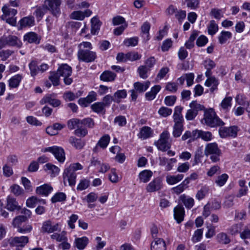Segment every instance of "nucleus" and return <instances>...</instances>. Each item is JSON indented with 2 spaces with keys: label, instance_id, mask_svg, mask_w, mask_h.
Listing matches in <instances>:
<instances>
[{
  "label": "nucleus",
  "instance_id": "obj_19",
  "mask_svg": "<svg viewBox=\"0 0 250 250\" xmlns=\"http://www.w3.org/2000/svg\"><path fill=\"white\" fill-rule=\"evenodd\" d=\"M60 76L63 77L70 76L72 74V68L67 64H62L58 68L57 71Z\"/></svg>",
  "mask_w": 250,
  "mask_h": 250
},
{
  "label": "nucleus",
  "instance_id": "obj_32",
  "mask_svg": "<svg viewBox=\"0 0 250 250\" xmlns=\"http://www.w3.org/2000/svg\"><path fill=\"white\" fill-rule=\"evenodd\" d=\"M150 84V82L146 81L144 83L140 82H136L134 83L133 86L134 89L139 93H143L145 92L149 86Z\"/></svg>",
  "mask_w": 250,
  "mask_h": 250
},
{
  "label": "nucleus",
  "instance_id": "obj_12",
  "mask_svg": "<svg viewBox=\"0 0 250 250\" xmlns=\"http://www.w3.org/2000/svg\"><path fill=\"white\" fill-rule=\"evenodd\" d=\"M97 94L91 91L85 98H80L78 101L79 104L83 107H87L90 103L96 100Z\"/></svg>",
  "mask_w": 250,
  "mask_h": 250
},
{
  "label": "nucleus",
  "instance_id": "obj_59",
  "mask_svg": "<svg viewBox=\"0 0 250 250\" xmlns=\"http://www.w3.org/2000/svg\"><path fill=\"white\" fill-rule=\"evenodd\" d=\"M70 18L72 19L82 21L84 19V16L83 14V11H75L71 14Z\"/></svg>",
  "mask_w": 250,
  "mask_h": 250
},
{
  "label": "nucleus",
  "instance_id": "obj_47",
  "mask_svg": "<svg viewBox=\"0 0 250 250\" xmlns=\"http://www.w3.org/2000/svg\"><path fill=\"white\" fill-rule=\"evenodd\" d=\"M66 200V195L63 192L56 193L51 198V202L55 203L58 202H62Z\"/></svg>",
  "mask_w": 250,
  "mask_h": 250
},
{
  "label": "nucleus",
  "instance_id": "obj_63",
  "mask_svg": "<svg viewBox=\"0 0 250 250\" xmlns=\"http://www.w3.org/2000/svg\"><path fill=\"white\" fill-rule=\"evenodd\" d=\"M41 47L44 50L47 51L51 53H53L57 52V49L56 47L50 43H46L42 44L41 46Z\"/></svg>",
  "mask_w": 250,
  "mask_h": 250
},
{
  "label": "nucleus",
  "instance_id": "obj_55",
  "mask_svg": "<svg viewBox=\"0 0 250 250\" xmlns=\"http://www.w3.org/2000/svg\"><path fill=\"white\" fill-rule=\"evenodd\" d=\"M149 70V69L144 65L140 66L138 68V72L139 73L140 77L144 79L147 78V73Z\"/></svg>",
  "mask_w": 250,
  "mask_h": 250
},
{
  "label": "nucleus",
  "instance_id": "obj_46",
  "mask_svg": "<svg viewBox=\"0 0 250 250\" xmlns=\"http://www.w3.org/2000/svg\"><path fill=\"white\" fill-rule=\"evenodd\" d=\"M139 38L137 37H134L130 38L125 39L124 41V44L125 46H135L137 45L138 43Z\"/></svg>",
  "mask_w": 250,
  "mask_h": 250
},
{
  "label": "nucleus",
  "instance_id": "obj_20",
  "mask_svg": "<svg viewBox=\"0 0 250 250\" xmlns=\"http://www.w3.org/2000/svg\"><path fill=\"white\" fill-rule=\"evenodd\" d=\"M3 15L1 17L2 20H5V18L7 16H15L17 14V10L11 8L9 4H4L1 8Z\"/></svg>",
  "mask_w": 250,
  "mask_h": 250
},
{
  "label": "nucleus",
  "instance_id": "obj_1",
  "mask_svg": "<svg viewBox=\"0 0 250 250\" xmlns=\"http://www.w3.org/2000/svg\"><path fill=\"white\" fill-rule=\"evenodd\" d=\"M203 121L205 124L211 127L223 126L225 125L224 122L216 115V113L212 108L205 111L202 122Z\"/></svg>",
  "mask_w": 250,
  "mask_h": 250
},
{
  "label": "nucleus",
  "instance_id": "obj_3",
  "mask_svg": "<svg viewBox=\"0 0 250 250\" xmlns=\"http://www.w3.org/2000/svg\"><path fill=\"white\" fill-rule=\"evenodd\" d=\"M204 154L206 156L210 155L211 162L216 163L220 161L222 152L217 143H210L206 145Z\"/></svg>",
  "mask_w": 250,
  "mask_h": 250
},
{
  "label": "nucleus",
  "instance_id": "obj_36",
  "mask_svg": "<svg viewBox=\"0 0 250 250\" xmlns=\"http://www.w3.org/2000/svg\"><path fill=\"white\" fill-rule=\"evenodd\" d=\"M110 140V137L108 134H105L102 136L98 142L96 146L94 148V151L96 150V149L98 146L102 148H105L108 145Z\"/></svg>",
  "mask_w": 250,
  "mask_h": 250
},
{
  "label": "nucleus",
  "instance_id": "obj_18",
  "mask_svg": "<svg viewBox=\"0 0 250 250\" xmlns=\"http://www.w3.org/2000/svg\"><path fill=\"white\" fill-rule=\"evenodd\" d=\"M23 76L21 74H17L12 77L8 81L10 88H17L21 81Z\"/></svg>",
  "mask_w": 250,
  "mask_h": 250
},
{
  "label": "nucleus",
  "instance_id": "obj_21",
  "mask_svg": "<svg viewBox=\"0 0 250 250\" xmlns=\"http://www.w3.org/2000/svg\"><path fill=\"white\" fill-rule=\"evenodd\" d=\"M6 208L10 211H14L15 210H19L20 206L19 205L16 199L9 196L7 198Z\"/></svg>",
  "mask_w": 250,
  "mask_h": 250
},
{
  "label": "nucleus",
  "instance_id": "obj_2",
  "mask_svg": "<svg viewBox=\"0 0 250 250\" xmlns=\"http://www.w3.org/2000/svg\"><path fill=\"white\" fill-rule=\"evenodd\" d=\"M83 167L79 163H73L66 168L63 173L64 180L68 181L69 185L71 186H74L76 184L77 174L76 170L82 169Z\"/></svg>",
  "mask_w": 250,
  "mask_h": 250
},
{
  "label": "nucleus",
  "instance_id": "obj_34",
  "mask_svg": "<svg viewBox=\"0 0 250 250\" xmlns=\"http://www.w3.org/2000/svg\"><path fill=\"white\" fill-rule=\"evenodd\" d=\"M69 142L76 149H81L85 145V142L80 139H77L74 137H70Z\"/></svg>",
  "mask_w": 250,
  "mask_h": 250
},
{
  "label": "nucleus",
  "instance_id": "obj_15",
  "mask_svg": "<svg viewBox=\"0 0 250 250\" xmlns=\"http://www.w3.org/2000/svg\"><path fill=\"white\" fill-rule=\"evenodd\" d=\"M174 217L178 223L183 221L185 216V209L182 205H178L174 208Z\"/></svg>",
  "mask_w": 250,
  "mask_h": 250
},
{
  "label": "nucleus",
  "instance_id": "obj_60",
  "mask_svg": "<svg viewBox=\"0 0 250 250\" xmlns=\"http://www.w3.org/2000/svg\"><path fill=\"white\" fill-rule=\"evenodd\" d=\"M177 99L175 96H167L165 98L164 103L167 106H172L174 104Z\"/></svg>",
  "mask_w": 250,
  "mask_h": 250
},
{
  "label": "nucleus",
  "instance_id": "obj_7",
  "mask_svg": "<svg viewBox=\"0 0 250 250\" xmlns=\"http://www.w3.org/2000/svg\"><path fill=\"white\" fill-rule=\"evenodd\" d=\"M78 58L80 61L86 62H93L97 55L95 52L87 49L80 48L78 52Z\"/></svg>",
  "mask_w": 250,
  "mask_h": 250
},
{
  "label": "nucleus",
  "instance_id": "obj_11",
  "mask_svg": "<svg viewBox=\"0 0 250 250\" xmlns=\"http://www.w3.org/2000/svg\"><path fill=\"white\" fill-rule=\"evenodd\" d=\"M163 188L162 180L159 177L154 179L146 187L148 192H154L159 191Z\"/></svg>",
  "mask_w": 250,
  "mask_h": 250
},
{
  "label": "nucleus",
  "instance_id": "obj_10",
  "mask_svg": "<svg viewBox=\"0 0 250 250\" xmlns=\"http://www.w3.org/2000/svg\"><path fill=\"white\" fill-rule=\"evenodd\" d=\"M11 246L24 247L28 242V237L27 236H21L11 237L4 240Z\"/></svg>",
  "mask_w": 250,
  "mask_h": 250
},
{
  "label": "nucleus",
  "instance_id": "obj_24",
  "mask_svg": "<svg viewBox=\"0 0 250 250\" xmlns=\"http://www.w3.org/2000/svg\"><path fill=\"white\" fill-rule=\"evenodd\" d=\"M53 188L48 184H44L36 188V193L44 196H47L52 191Z\"/></svg>",
  "mask_w": 250,
  "mask_h": 250
},
{
  "label": "nucleus",
  "instance_id": "obj_16",
  "mask_svg": "<svg viewBox=\"0 0 250 250\" xmlns=\"http://www.w3.org/2000/svg\"><path fill=\"white\" fill-rule=\"evenodd\" d=\"M150 28V24L148 21L145 22L141 27V36L145 42H147L150 39L149 30Z\"/></svg>",
  "mask_w": 250,
  "mask_h": 250
},
{
  "label": "nucleus",
  "instance_id": "obj_52",
  "mask_svg": "<svg viewBox=\"0 0 250 250\" xmlns=\"http://www.w3.org/2000/svg\"><path fill=\"white\" fill-rule=\"evenodd\" d=\"M228 178V175L226 173H224L217 177V179L215 180V183L218 186L222 187L225 184Z\"/></svg>",
  "mask_w": 250,
  "mask_h": 250
},
{
  "label": "nucleus",
  "instance_id": "obj_31",
  "mask_svg": "<svg viewBox=\"0 0 250 250\" xmlns=\"http://www.w3.org/2000/svg\"><path fill=\"white\" fill-rule=\"evenodd\" d=\"M26 203L28 207L33 208L38 203L45 204L46 202L43 199H40L36 197L32 196L27 200Z\"/></svg>",
  "mask_w": 250,
  "mask_h": 250
},
{
  "label": "nucleus",
  "instance_id": "obj_6",
  "mask_svg": "<svg viewBox=\"0 0 250 250\" xmlns=\"http://www.w3.org/2000/svg\"><path fill=\"white\" fill-rule=\"evenodd\" d=\"M62 2V0H45L44 6L53 16L58 17L61 14Z\"/></svg>",
  "mask_w": 250,
  "mask_h": 250
},
{
  "label": "nucleus",
  "instance_id": "obj_23",
  "mask_svg": "<svg viewBox=\"0 0 250 250\" xmlns=\"http://www.w3.org/2000/svg\"><path fill=\"white\" fill-rule=\"evenodd\" d=\"M153 134V130L147 126H145L140 129V131L138 134L139 138L145 140L150 137Z\"/></svg>",
  "mask_w": 250,
  "mask_h": 250
},
{
  "label": "nucleus",
  "instance_id": "obj_44",
  "mask_svg": "<svg viewBox=\"0 0 250 250\" xmlns=\"http://www.w3.org/2000/svg\"><path fill=\"white\" fill-rule=\"evenodd\" d=\"M218 26L214 20H211L208 27V33L210 35H214L218 31Z\"/></svg>",
  "mask_w": 250,
  "mask_h": 250
},
{
  "label": "nucleus",
  "instance_id": "obj_5",
  "mask_svg": "<svg viewBox=\"0 0 250 250\" xmlns=\"http://www.w3.org/2000/svg\"><path fill=\"white\" fill-rule=\"evenodd\" d=\"M2 48L6 45L20 48L22 46L21 41L16 36L9 35L0 38Z\"/></svg>",
  "mask_w": 250,
  "mask_h": 250
},
{
  "label": "nucleus",
  "instance_id": "obj_51",
  "mask_svg": "<svg viewBox=\"0 0 250 250\" xmlns=\"http://www.w3.org/2000/svg\"><path fill=\"white\" fill-rule=\"evenodd\" d=\"M60 75L57 72H53L51 73L49 79L52 83L54 86H57L60 84Z\"/></svg>",
  "mask_w": 250,
  "mask_h": 250
},
{
  "label": "nucleus",
  "instance_id": "obj_64",
  "mask_svg": "<svg viewBox=\"0 0 250 250\" xmlns=\"http://www.w3.org/2000/svg\"><path fill=\"white\" fill-rule=\"evenodd\" d=\"M240 236L243 240L250 239V226H246L240 233Z\"/></svg>",
  "mask_w": 250,
  "mask_h": 250
},
{
  "label": "nucleus",
  "instance_id": "obj_9",
  "mask_svg": "<svg viewBox=\"0 0 250 250\" xmlns=\"http://www.w3.org/2000/svg\"><path fill=\"white\" fill-rule=\"evenodd\" d=\"M218 132L221 138H226L229 137L235 138L237 136L239 131V127L236 125H232L229 127H223L220 126Z\"/></svg>",
  "mask_w": 250,
  "mask_h": 250
},
{
  "label": "nucleus",
  "instance_id": "obj_37",
  "mask_svg": "<svg viewBox=\"0 0 250 250\" xmlns=\"http://www.w3.org/2000/svg\"><path fill=\"white\" fill-rule=\"evenodd\" d=\"M91 32L92 34H96L100 30L101 25V22L96 17H93L91 20Z\"/></svg>",
  "mask_w": 250,
  "mask_h": 250
},
{
  "label": "nucleus",
  "instance_id": "obj_22",
  "mask_svg": "<svg viewBox=\"0 0 250 250\" xmlns=\"http://www.w3.org/2000/svg\"><path fill=\"white\" fill-rule=\"evenodd\" d=\"M48 103L53 107L59 106L61 104V101L57 99L52 98L51 95L44 97L41 101L40 104H44Z\"/></svg>",
  "mask_w": 250,
  "mask_h": 250
},
{
  "label": "nucleus",
  "instance_id": "obj_58",
  "mask_svg": "<svg viewBox=\"0 0 250 250\" xmlns=\"http://www.w3.org/2000/svg\"><path fill=\"white\" fill-rule=\"evenodd\" d=\"M109 179L113 183H116L121 179V178L117 174L115 168L111 169V173L109 174Z\"/></svg>",
  "mask_w": 250,
  "mask_h": 250
},
{
  "label": "nucleus",
  "instance_id": "obj_43",
  "mask_svg": "<svg viewBox=\"0 0 250 250\" xmlns=\"http://www.w3.org/2000/svg\"><path fill=\"white\" fill-rule=\"evenodd\" d=\"M209 190L208 187L207 186H204L198 190L196 195V198L199 201L205 198L206 195L208 193Z\"/></svg>",
  "mask_w": 250,
  "mask_h": 250
},
{
  "label": "nucleus",
  "instance_id": "obj_40",
  "mask_svg": "<svg viewBox=\"0 0 250 250\" xmlns=\"http://www.w3.org/2000/svg\"><path fill=\"white\" fill-rule=\"evenodd\" d=\"M232 37V34L229 31H223L221 32L220 35L218 36L219 42L221 44L226 43L227 41L230 39Z\"/></svg>",
  "mask_w": 250,
  "mask_h": 250
},
{
  "label": "nucleus",
  "instance_id": "obj_49",
  "mask_svg": "<svg viewBox=\"0 0 250 250\" xmlns=\"http://www.w3.org/2000/svg\"><path fill=\"white\" fill-rule=\"evenodd\" d=\"M31 75L33 77L36 76L39 72V67L36 61H33L29 64Z\"/></svg>",
  "mask_w": 250,
  "mask_h": 250
},
{
  "label": "nucleus",
  "instance_id": "obj_28",
  "mask_svg": "<svg viewBox=\"0 0 250 250\" xmlns=\"http://www.w3.org/2000/svg\"><path fill=\"white\" fill-rule=\"evenodd\" d=\"M161 86L159 85H156L153 86L151 88L150 91L147 92L146 93L145 96L146 99L148 101H151L153 100L156 94L159 92L161 89Z\"/></svg>",
  "mask_w": 250,
  "mask_h": 250
},
{
  "label": "nucleus",
  "instance_id": "obj_4",
  "mask_svg": "<svg viewBox=\"0 0 250 250\" xmlns=\"http://www.w3.org/2000/svg\"><path fill=\"white\" fill-rule=\"evenodd\" d=\"M169 140V133L167 130H165L160 134L159 139L155 142L154 144L159 150L166 151L170 147L171 144Z\"/></svg>",
  "mask_w": 250,
  "mask_h": 250
},
{
  "label": "nucleus",
  "instance_id": "obj_14",
  "mask_svg": "<svg viewBox=\"0 0 250 250\" xmlns=\"http://www.w3.org/2000/svg\"><path fill=\"white\" fill-rule=\"evenodd\" d=\"M151 250H166L165 241L162 238H155L151 244Z\"/></svg>",
  "mask_w": 250,
  "mask_h": 250
},
{
  "label": "nucleus",
  "instance_id": "obj_26",
  "mask_svg": "<svg viewBox=\"0 0 250 250\" xmlns=\"http://www.w3.org/2000/svg\"><path fill=\"white\" fill-rule=\"evenodd\" d=\"M89 240L87 237L83 236L77 238L75 240L76 247L80 250H83L88 243Z\"/></svg>",
  "mask_w": 250,
  "mask_h": 250
},
{
  "label": "nucleus",
  "instance_id": "obj_30",
  "mask_svg": "<svg viewBox=\"0 0 250 250\" xmlns=\"http://www.w3.org/2000/svg\"><path fill=\"white\" fill-rule=\"evenodd\" d=\"M24 41H27L30 43H35L39 44L40 40L38 39V35L34 32H29L24 36Z\"/></svg>",
  "mask_w": 250,
  "mask_h": 250
},
{
  "label": "nucleus",
  "instance_id": "obj_27",
  "mask_svg": "<svg viewBox=\"0 0 250 250\" xmlns=\"http://www.w3.org/2000/svg\"><path fill=\"white\" fill-rule=\"evenodd\" d=\"M34 18L31 16L24 17L19 21V24L21 28L31 26L34 24Z\"/></svg>",
  "mask_w": 250,
  "mask_h": 250
},
{
  "label": "nucleus",
  "instance_id": "obj_45",
  "mask_svg": "<svg viewBox=\"0 0 250 250\" xmlns=\"http://www.w3.org/2000/svg\"><path fill=\"white\" fill-rule=\"evenodd\" d=\"M77 126V128L74 131V134L78 137H84L87 134V129L81 124Z\"/></svg>",
  "mask_w": 250,
  "mask_h": 250
},
{
  "label": "nucleus",
  "instance_id": "obj_56",
  "mask_svg": "<svg viewBox=\"0 0 250 250\" xmlns=\"http://www.w3.org/2000/svg\"><path fill=\"white\" fill-rule=\"evenodd\" d=\"M81 125V120L78 119H72L69 120L67 122L68 127L72 130L75 127L77 128V126Z\"/></svg>",
  "mask_w": 250,
  "mask_h": 250
},
{
  "label": "nucleus",
  "instance_id": "obj_29",
  "mask_svg": "<svg viewBox=\"0 0 250 250\" xmlns=\"http://www.w3.org/2000/svg\"><path fill=\"white\" fill-rule=\"evenodd\" d=\"M218 84L219 82L218 80L214 77L208 78L205 83L206 86L208 87L211 86L210 88V91L211 92H213L215 90L217 89Z\"/></svg>",
  "mask_w": 250,
  "mask_h": 250
},
{
  "label": "nucleus",
  "instance_id": "obj_17",
  "mask_svg": "<svg viewBox=\"0 0 250 250\" xmlns=\"http://www.w3.org/2000/svg\"><path fill=\"white\" fill-rule=\"evenodd\" d=\"M179 201L181 202L188 209L191 208L194 205V199L185 194H182L179 197Z\"/></svg>",
  "mask_w": 250,
  "mask_h": 250
},
{
  "label": "nucleus",
  "instance_id": "obj_39",
  "mask_svg": "<svg viewBox=\"0 0 250 250\" xmlns=\"http://www.w3.org/2000/svg\"><path fill=\"white\" fill-rule=\"evenodd\" d=\"M91 108L95 113L104 114L105 109L102 102H96L91 105Z\"/></svg>",
  "mask_w": 250,
  "mask_h": 250
},
{
  "label": "nucleus",
  "instance_id": "obj_41",
  "mask_svg": "<svg viewBox=\"0 0 250 250\" xmlns=\"http://www.w3.org/2000/svg\"><path fill=\"white\" fill-rule=\"evenodd\" d=\"M44 169L46 171H49V172L53 175V176L57 175L60 171V169L58 167L50 163L46 164L44 166Z\"/></svg>",
  "mask_w": 250,
  "mask_h": 250
},
{
  "label": "nucleus",
  "instance_id": "obj_48",
  "mask_svg": "<svg viewBox=\"0 0 250 250\" xmlns=\"http://www.w3.org/2000/svg\"><path fill=\"white\" fill-rule=\"evenodd\" d=\"M66 233L62 231L61 233H54L51 235V238L53 240H56L58 242L66 241L67 237L65 236Z\"/></svg>",
  "mask_w": 250,
  "mask_h": 250
},
{
  "label": "nucleus",
  "instance_id": "obj_54",
  "mask_svg": "<svg viewBox=\"0 0 250 250\" xmlns=\"http://www.w3.org/2000/svg\"><path fill=\"white\" fill-rule=\"evenodd\" d=\"M172 110L171 109L167 107L162 106L158 110V113L163 117H167L171 115Z\"/></svg>",
  "mask_w": 250,
  "mask_h": 250
},
{
  "label": "nucleus",
  "instance_id": "obj_13",
  "mask_svg": "<svg viewBox=\"0 0 250 250\" xmlns=\"http://www.w3.org/2000/svg\"><path fill=\"white\" fill-rule=\"evenodd\" d=\"M60 229L59 224H53L50 220L44 222L42 227V231L47 233H52Z\"/></svg>",
  "mask_w": 250,
  "mask_h": 250
},
{
  "label": "nucleus",
  "instance_id": "obj_38",
  "mask_svg": "<svg viewBox=\"0 0 250 250\" xmlns=\"http://www.w3.org/2000/svg\"><path fill=\"white\" fill-rule=\"evenodd\" d=\"M153 175L151 171L145 170L141 171L139 175L140 180L143 183H146L149 181Z\"/></svg>",
  "mask_w": 250,
  "mask_h": 250
},
{
  "label": "nucleus",
  "instance_id": "obj_57",
  "mask_svg": "<svg viewBox=\"0 0 250 250\" xmlns=\"http://www.w3.org/2000/svg\"><path fill=\"white\" fill-rule=\"evenodd\" d=\"M189 107L197 113L199 111H201L204 109V105L198 104L196 101H192L189 104Z\"/></svg>",
  "mask_w": 250,
  "mask_h": 250
},
{
  "label": "nucleus",
  "instance_id": "obj_62",
  "mask_svg": "<svg viewBox=\"0 0 250 250\" xmlns=\"http://www.w3.org/2000/svg\"><path fill=\"white\" fill-rule=\"evenodd\" d=\"M203 235V229H197L195 232L192 237V241L193 243L197 242L200 241Z\"/></svg>",
  "mask_w": 250,
  "mask_h": 250
},
{
  "label": "nucleus",
  "instance_id": "obj_53",
  "mask_svg": "<svg viewBox=\"0 0 250 250\" xmlns=\"http://www.w3.org/2000/svg\"><path fill=\"white\" fill-rule=\"evenodd\" d=\"M183 130V125H174L173 126V130L172 132L173 136L177 138L182 134V132Z\"/></svg>",
  "mask_w": 250,
  "mask_h": 250
},
{
  "label": "nucleus",
  "instance_id": "obj_50",
  "mask_svg": "<svg viewBox=\"0 0 250 250\" xmlns=\"http://www.w3.org/2000/svg\"><path fill=\"white\" fill-rule=\"evenodd\" d=\"M218 241L224 244H228L230 242V240L226 233L221 232L218 234L217 236Z\"/></svg>",
  "mask_w": 250,
  "mask_h": 250
},
{
  "label": "nucleus",
  "instance_id": "obj_33",
  "mask_svg": "<svg viewBox=\"0 0 250 250\" xmlns=\"http://www.w3.org/2000/svg\"><path fill=\"white\" fill-rule=\"evenodd\" d=\"M127 96V91L125 89L118 90L115 92L113 96L114 102L116 103H120L122 99H125Z\"/></svg>",
  "mask_w": 250,
  "mask_h": 250
},
{
  "label": "nucleus",
  "instance_id": "obj_42",
  "mask_svg": "<svg viewBox=\"0 0 250 250\" xmlns=\"http://www.w3.org/2000/svg\"><path fill=\"white\" fill-rule=\"evenodd\" d=\"M232 100V98L231 97L225 98L220 104L221 108L225 110H228L231 106Z\"/></svg>",
  "mask_w": 250,
  "mask_h": 250
},
{
  "label": "nucleus",
  "instance_id": "obj_25",
  "mask_svg": "<svg viewBox=\"0 0 250 250\" xmlns=\"http://www.w3.org/2000/svg\"><path fill=\"white\" fill-rule=\"evenodd\" d=\"M116 77V74L110 71H104L100 75V80L104 82H113Z\"/></svg>",
  "mask_w": 250,
  "mask_h": 250
},
{
  "label": "nucleus",
  "instance_id": "obj_8",
  "mask_svg": "<svg viewBox=\"0 0 250 250\" xmlns=\"http://www.w3.org/2000/svg\"><path fill=\"white\" fill-rule=\"evenodd\" d=\"M43 152H49L53 154L56 159L60 162L62 163L64 161L65 153L63 149L59 146H53L48 147H45L42 149Z\"/></svg>",
  "mask_w": 250,
  "mask_h": 250
},
{
  "label": "nucleus",
  "instance_id": "obj_35",
  "mask_svg": "<svg viewBox=\"0 0 250 250\" xmlns=\"http://www.w3.org/2000/svg\"><path fill=\"white\" fill-rule=\"evenodd\" d=\"M184 178V175L178 174L176 175H167L166 181L169 185H174L181 181Z\"/></svg>",
  "mask_w": 250,
  "mask_h": 250
},
{
  "label": "nucleus",
  "instance_id": "obj_61",
  "mask_svg": "<svg viewBox=\"0 0 250 250\" xmlns=\"http://www.w3.org/2000/svg\"><path fill=\"white\" fill-rule=\"evenodd\" d=\"M205 141H210L212 139V134L209 131L201 130L200 138Z\"/></svg>",
  "mask_w": 250,
  "mask_h": 250
}]
</instances>
